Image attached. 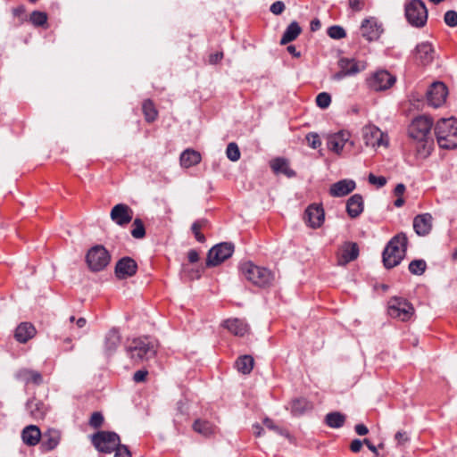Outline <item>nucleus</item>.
Masks as SVG:
<instances>
[{"label":"nucleus","instance_id":"f257e3e1","mask_svg":"<svg viewBox=\"0 0 457 457\" xmlns=\"http://www.w3.org/2000/svg\"><path fill=\"white\" fill-rule=\"evenodd\" d=\"M91 443L102 453L110 454L114 452L113 457L132 456L129 448L126 445H121L119 435L112 431H97L91 436Z\"/></svg>","mask_w":457,"mask_h":457},{"label":"nucleus","instance_id":"f03ea898","mask_svg":"<svg viewBox=\"0 0 457 457\" xmlns=\"http://www.w3.org/2000/svg\"><path fill=\"white\" fill-rule=\"evenodd\" d=\"M408 238L403 232L393 237L385 247L382 254L386 269H392L402 262L407 250Z\"/></svg>","mask_w":457,"mask_h":457},{"label":"nucleus","instance_id":"7ed1b4c3","mask_svg":"<svg viewBox=\"0 0 457 457\" xmlns=\"http://www.w3.org/2000/svg\"><path fill=\"white\" fill-rule=\"evenodd\" d=\"M125 349L132 361L141 362L155 356L157 344L148 337H137L129 341Z\"/></svg>","mask_w":457,"mask_h":457},{"label":"nucleus","instance_id":"20e7f679","mask_svg":"<svg viewBox=\"0 0 457 457\" xmlns=\"http://www.w3.org/2000/svg\"><path fill=\"white\" fill-rule=\"evenodd\" d=\"M434 130L439 147L444 149L457 147V120L455 118L440 119Z\"/></svg>","mask_w":457,"mask_h":457},{"label":"nucleus","instance_id":"39448f33","mask_svg":"<svg viewBox=\"0 0 457 457\" xmlns=\"http://www.w3.org/2000/svg\"><path fill=\"white\" fill-rule=\"evenodd\" d=\"M240 270L248 281L260 287L270 286L273 280V275L270 270L256 266L251 262L243 263Z\"/></svg>","mask_w":457,"mask_h":457},{"label":"nucleus","instance_id":"423d86ee","mask_svg":"<svg viewBox=\"0 0 457 457\" xmlns=\"http://www.w3.org/2000/svg\"><path fill=\"white\" fill-rule=\"evenodd\" d=\"M404 15L410 25L423 28L428 21V9L422 0H411L404 5Z\"/></svg>","mask_w":457,"mask_h":457},{"label":"nucleus","instance_id":"0eeeda50","mask_svg":"<svg viewBox=\"0 0 457 457\" xmlns=\"http://www.w3.org/2000/svg\"><path fill=\"white\" fill-rule=\"evenodd\" d=\"M111 253L102 245H96L88 249L86 262L92 272L104 270L111 262Z\"/></svg>","mask_w":457,"mask_h":457},{"label":"nucleus","instance_id":"6e6552de","mask_svg":"<svg viewBox=\"0 0 457 457\" xmlns=\"http://www.w3.org/2000/svg\"><path fill=\"white\" fill-rule=\"evenodd\" d=\"M388 314L390 317L407 321L414 314L413 305L405 298L394 296L388 301Z\"/></svg>","mask_w":457,"mask_h":457},{"label":"nucleus","instance_id":"1a4fd4ad","mask_svg":"<svg viewBox=\"0 0 457 457\" xmlns=\"http://www.w3.org/2000/svg\"><path fill=\"white\" fill-rule=\"evenodd\" d=\"M433 120L426 115L415 117L408 127V135L413 140H425L429 137Z\"/></svg>","mask_w":457,"mask_h":457},{"label":"nucleus","instance_id":"9d476101","mask_svg":"<svg viewBox=\"0 0 457 457\" xmlns=\"http://www.w3.org/2000/svg\"><path fill=\"white\" fill-rule=\"evenodd\" d=\"M235 245L231 242H222L212 246L207 254L206 265L215 267L231 257Z\"/></svg>","mask_w":457,"mask_h":457},{"label":"nucleus","instance_id":"9b49d317","mask_svg":"<svg viewBox=\"0 0 457 457\" xmlns=\"http://www.w3.org/2000/svg\"><path fill=\"white\" fill-rule=\"evenodd\" d=\"M396 78L386 70L376 71L369 79V87L375 91H384L390 88Z\"/></svg>","mask_w":457,"mask_h":457},{"label":"nucleus","instance_id":"f8f14e48","mask_svg":"<svg viewBox=\"0 0 457 457\" xmlns=\"http://www.w3.org/2000/svg\"><path fill=\"white\" fill-rule=\"evenodd\" d=\"M447 95L448 89L445 84L436 81L431 84L427 92V100L429 105L437 108L445 102Z\"/></svg>","mask_w":457,"mask_h":457},{"label":"nucleus","instance_id":"ddd939ff","mask_svg":"<svg viewBox=\"0 0 457 457\" xmlns=\"http://www.w3.org/2000/svg\"><path fill=\"white\" fill-rule=\"evenodd\" d=\"M110 218L117 225L125 227L133 219V210L125 204H118L111 210Z\"/></svg>","mask_w":457,"mask_h":457},{"label":"nucleus","instance_id":"4468645a","mask_svg":"<svg viewBox=\"0 0 457 457\" xmlns=\"http://www.w3.org/2000/svg\"><path fill=\"white\" fill-rule=\"evenodd\" d=\"M137 270V264L129 256L120 258L115 265L114 273L117 278L125 279L134 276Z\"/></svg>","mask_w":457,"mask_h":457},{"label":"nucleus","instance_id":"2eb2a0df","mask_svg":"<svg viewBox=\"0 0 457 457\" xmlns=\"http://www.w3.org/2000/svg\"><path fill=\"white\" fill-rule=\"evenodd\" d=\"M361 36L370 42L378 39L383 33L382 25L373 17L361 21Z\"/></svg>","mask_w":457,"mask_h":457},{"label":"nucleus","instance_id":"dca6fc26","mask_svg":"<svg viewBox=\"0 0 457 457\" xmlns=\"http://www.w3.org/2000/svg\"><path fill=\"white\" fill-rule=\"evenodd\" d=\"M363 138L367 145L380 146L387 145V136L375 126H366L363 129Z\"/></svg>","mask_w":457,"mask_h":457},{"label":"nucleus","instance_id":"f3484780","mask_svg":"<svg viewBox=\"0 0 457 457\" xmlns=\"http://www.w3.org/2000/svg\"><path fill=\"white\" fill-rule=\"evenodd\" d=\"M359 256V246L354 242H345L337 253V265L345 266Z\"/></svg>","mask_w":457,"mask_h":457},{"label":"nucleus","instance_id":"a211bd4d","mask_svg":"<svg viewBox=\"0 0 457 457\" xmlns=\"http://www.w3.org/2000/svg\"><path fill=\"white\" fill-rule=\"evenodd\" d=\"M415 58L421 65L431 63L435 58V50L428 42L417 45L415 48Z\"/></svg>","mask_w":457,"mask_h":457},{"label":"nucleus","instance_id":"6ab92c4d","mask_svg":"<svg viewBox=\"0 0 457 457\" xmlns=\"http://www.w3.org/2000/svg\"><path fill=\"white\" fill-rule=\"evenodd\" d=\"M309 225L313 228H320L325 219V212L322 205L311 204L305 211Z\"/></svg>","mask_w":457,"mask_h":457},{"label":"nucleus","instance_id":"aec40b11","mask_svg":"<svg viewBox=\"0 0 457 457\" xmlns=\"http://www.w3.org/2000/svg\"><path fill=\"white\" fill-rule=\"evenodd\" d=\"M349 137L350 135L346 131H339L336 134L330 135L327 140L328 148L339 154L345 144L349 141Z\"/></svg>","mask_w":457,"mask_h":457},{"label":"nucleus","instance_id":"412c9836","mask_svg":"<svg viewBox=\"0 0 457 457\" xmlns=\"http://www.w3.org/2000/svg\"><path fill=\"white\" fill-rule=\"evenodd\" d=\"M355 187L356 184L353 180L342 179L331 185L329 194L334 197H343L352 193Z\"/></svg>","mask_w":457,"mask_h":457},{"label":"nucleus","instance_id":"4be33fe9","mask_svg":"<svg viewBox=\"0 0 457 457\" xmlns=\"http://www.w3.org/2000/svg\"><path fill=\"white\" fill-rule=\"evenodd\" d=\"M432 216L429 213L417 215L413 220V228L419 236L428 235L432 228Z\"/></svg>","mask_w":457,"mask_h":457},{"label":"nucleus","instance_id":"5701e85b","mask_svg":"<svg viewBox=\"0 0 457 457\" xmlns=\"http://www.w3.org/2000/svg\"><path fill=\"white\" fill-rule=\"evenodd\" d=\"M61 439L60 432L56 429H47L41 434L40 447L43 451H51L54 449Z\"/></svg>","mask_w":457,"mask_h":457},{"label":"nucleus","instance_id":"b1692460","mask_svg":"<svg viewBox=\"0 0 457 457\" xmlns=\"http://www.w3.org/2000/svg\"><path fill=\"white\" fill-rule=\"evenodd\" d=\"M363 209V198L360 194H354L347 200L346 212L351 218L355 219L359 217Z\"/></svg>","mask_w":457,"mask_h":457},{"label":"nucleus","instance_id":"393cba45","mask_svg":"<svg viewBox=\"0 0 457 457\" xmlns=\"http://www.w3.org/2000/svg\"><path fill=\"white\" fill-rule=\"evenodd\" d=\"M35 327L29 322H21L14 331V338L19 343H27L36 335Z\"/></svg>","mask_w":457,"mask_h":457},{"label":"nucleus","instance_id":"a878e982","mask_svg":"<svg viewBox=\"0 0 457 457\" xmlns=\"http://www.w3.org/2000/svg\"><path fill=\"white\" fill-rule=\"evenodd\" d=\"M270 168L274 173H282L287 178H294L296 172L289 167V162L286 158L277 157L270 161Z\"/></svg>","mask_w":457,"mask_h":457},{"label":"nucleus","instance_id":"bb28decb","mask_svg":"<svg viewBox=\"0 0 457 457\" xmlns=\"http://www.w3.org/2000/svg\"><path fill=\"white\" fill-rule=\"evenodd\" d=\"M223 327L237 337H244L249 331L248 325L239 319H228L223 322Z\"/></svg>","mask_w":457,"mask_h":457},{"label":"nucleus","instance_id":"cd10ccee","mask_svg":"<svg viewBox=\"0 0 457 457\" xmlns=\"http://www.w3.org/2000/svg\"><path fill=\"white\" fill-rule=\"evenodd\" d=\"M120 339L121 337L118 329L113 328L108 331L104 340L105 352L108 355L116 352L120 344Z\"/></svg>","mask_w":457,"mask_h":457},{"label":"nucleus","instance_id":"c85d7f7f","mask_svg":"<svg viewBox=\"0 0 457 457\" xmlns=\"http://www.w3.org/2000/svg\"><path fill=\"white\" fill-rule=\"evenodd\" d=\"M16 378L26 383H33L35 385H40L43 381L42 375L36 370L29 369H21L17 371L15 375Z\"/></svg>","mask_w":457,"mask_h":457},{"label":"nucleus","instance_id":"c756f323","mask_svg":"<svg viewBox=\"0 0 457 457\" xmlns=\"http://www.w3.org/2000/svg\"><path fill=\"white\" fill-rule=\"evenodd\" d=\"M313 404L304 397H299L292 400L291 402V412L295 416H301L304 413L312 411Z\"/></svg>","mask_w":457,"mask_h":457},{"label":"nucleus","instance_id":"7c9ffc66","mask_svg":"<svg viewBox=\"0 0 457 457\" xmlns=\"http://www.w3.org/2000/svg\"><path fill=\"white\" fill-rule=\"evenodd\" d=\"M23 442L28 445H36L40 442L41 432L35 425L26 427L21 433Z\"/></svg>","mask_w":457,"mask_h":457},{"label":"nucleus","instance_id":"2f4dec72","mask_svg":"<svg viewBox=\"0 0 457 457\" xmlns=\"http://www.w3.org/2000/svg\"><path fill=\"white\" fill-rule=\"evenodd\" d=\"M26 407L30 415L37 420L44 419L47 411V407L45 405V403L35 398L29 400L27 402Z\"/></svg>","mask_w":457,"mask_h":457},{"label":"nucleus","instance_id":"473e14b6","mask_svg":"<svg viewBox=\"0 0 457 457\" xmlns=\"http://www.w3.org/2000/svg\"><path fill=\"white\" fill-rule=\"evenodd\" d=\"M337 65L339 69L343 70L346 72V74H349L350 76L356 75L362 69H364V66L360 68L359 62L353 58L342 57L338 60Z\"/></svg>","mask_w":457,"mask_h":457},{"label":"nucleus","instance_id":"72a5a7b5","mask_svg":"<svg viewBox=\"0 0 457 457\" xmlns=\"http://www.w3.org/2000/svg\"><path fill=\"white\" fill-rule=\"evenodd\" d=\"M302 28L298 24L297 21H292L284 31L282 37L280 39V45H287L297 38V37L301 34Z\"/></svg>","mask_w":457,"mask_h":457},{"label":"nucleus","instance_id":"f704fd0d","mask_svg":"<svg viewBox=\"0 0 457 457\" xmlns=\"http://www.w3.org/2000/svg\"><path fill=\"white\" fill-rule=\"evenodd\" d=\"M201 162V155L198 152L187 149L180 155V163L183 167L189 168Z\"/></svg>","mask_w":457,"mask_h":457},{"label":"nucleus","instance_id":"c9c22d12","mask_svg":"<svg viewBox=\"0 0 457 457\" xmlns=\"http://www.w3.org/2000/svg\"><path fill=\"white\" fill-rule=\"evenodd\" d=\"M253 358L247 354L238 357L236 361L237 370L244 375H247L253 370Z\"/></svg>","mask_w":457,"mask_h":457},{"label":"nucleus","instance_id":"e433bc0d","mask_svg":"<svg viewBox=\"0 0 457 457\" xmlns=\"http://www.w3.org/2000/svg\"><path fill=\"white\" fill-rule=\"evenodd\" d=\"M417 142L416 154L420 158H428L433 148V140L430 137H427L425 140H415Z\"/></svg>","mask_w":457,"mask_h":457},{"label":"nucleus","instance_id":"4c0bfd02","mask_svg":"<svg viewBox=\"0 0 457 457\" xmlns=\"http://www.w3.org/2000/svg\"><path fill=\"white\" fill-rule=\"evenodd\" d=\"M345 416L339 411H332L326 415L325 423L332 428H339L344 426Z\"/></svg>","mask_w":457,"mask_h":457},{"label":"nucleus","instance_id":"58836bf2","mask_svg":"<svg viewBox=\"0 0 457 457\" xmlns=\"http://www.w3.org/2000/svg\"><path fill=\"white\" fill-rule=\"evenodd\" d=\"M193 429L206 437L214 433V426L211 422L203 420H196L193 423Z\"/></svg>","mask_w":457,"mask_h":457},{"label":"nucleus","instance_id":"ea45409f","mask_svg":"<svg viewBox=\"0 0 457 457\" xmlns=\"http://www.w3.org/2000/svg\"><path fill=\"white\" fill-rule=\"evenodd\" d=\"M142 111L145 115V119L148 123L154 121L158 116V112L152 100L146 99L144 101L142 105Z\"/></svg>","mask_w":457,"mask_h":457},{"label":"nucleus","instance_id":"a19ab883","mask_svg":"<svg viewBox=\"0 0 457 457\" xmlns=\"http://www.w3.org/2000/svg\"><path fill=\"white\" fill-rule=\"evenodd\" d=\"M408 269L411 274L420 276L425 272L427 263L423 259H416L410 262Z\"/></svg>","mask_w":457,"mask_h":457},{"label":"nucleus","instance_id":"79ce46f5","mask_svg":"<svg viewBox=\"0 0 457 457\" xmlns=\"http://www.w3.org/2000/svg\"><path fill=\"white\" fill-rule=\"evenodd\" d=\"M133 228L131 229V236L136 239H141L145 236V225L141 219L137 218L133 220Z\"/></svg>","mask_w":457,"mask_h":457},{"label":"nucleus","instance_id":"37998d69","mask_svg":"<svg viewBox=\"0 0 457 457\" xmlns=\"http://www.w3.org/2000/svg\"><path fill=\"white\" fill-rule=\"evenodd\" d=\"M30 22L36 27L44 26L47 22V14L40 11H33L29 16Z\"/></svg>","mask_w":457,"mask_h":457},{"label":"nucleus","instance_id":"c03bdc74","mask_svg":"<svg viewBox=\"0 0 457 457\" xmlns=\"http://www.w3.org/2000/svg\"><path fill=\"white\" fill-rule=\"evenodd\" d=\"M328 36L332 39H342L346 37L345 29L339 25L330 26L327 30Z\"/></svg>","mask_w":457,"mask_h":457},{"label":"nucleus","instance_id":"a18cd8bd","mask_svg":"<svg viewBox=\"0 0 457 457\" xmlns=\"http://www.w3.org/2000/svg\"><path fill=\"white\" fill-rule=\"evenodd\" d=\"M263 424H264V426L268 429L277 433L278 435L283 436L285 437H288L289 436V433H288V431L287 429H284V428L277 426L274 423V421L272 420L269 419V418H265L263 420Z\"/></svg>","mask_w":457,"mask_h":457},{"label":"nucleus","instance_id":"49530a36","mask_svg":"<svg viewBox=\"0 0 457 457\" xmlns=\"http://www.w3.org/2000/svg\"><path fill=\"white\" fill-rule=\"evenodd\" d=\"M226 154L230 161H238L240 158V150L238 145L234 142L229 143L227 146Z\"/></svg>","mask_w":457,"mask_h":457},{"label":"nucleus","instance_id":"de8ad7c7","mask_svg":"<svg viewBox=\"0 0 457 457\" xmlns=\"http://www.w3.org/2000/svg\"><path fill=\"white\" fill-rule=\"evenodd\" d=\"M331 103V96L327 92L320 93L316 97V104L321 109H326Z\"/></svg>","mask_w":457,"mask_h":457},{"label":"nucleus","instance_id":"09e8293b","mask_svg":"<svg viewBox=\"0 0 457 457\" xmlns=\"http://www.w3.org/2000/svg\"><path fill=\"white\" fill-rule=\"evenodd\" d=\"M444 21L449 27L454 28L457 26V12L449 10L445 13Z\"/></svg>","mask_w":457,"mask_h":457},{"label":"nucleus","instance_id":"8fccbe9b","mask_svg":"<svg viewBox=\"0 0 457 457\" xmlns=\"http://www.w3.org/2000/svg\"><path fill=\"white\" fill-rule=\"evenodd\" d=\"M306 140L308 142L309 146L312 147V149H317L321 145L319 135L314 132L308 133L306 135Z\"/></svg>","mask_w":457,"mask_h":457},{"label":"nucleus","instance_id":"3c124183","mask_svg":"<svg viewBox=\"0 0 457 457\" xmlns=\"http://www.w3.org/2000/svg\"><path fill=\"white\" fill-rule=\"evenodd\" d=\"M104 422V416L101 412L96 411L91 415L89 425L95 428H100Z\"/></svg>","mask_w":457,"mask_h":457},{"label":"nucleus","instance_id":"603ef678","mask_svg":"<svg viewBox=\"0 0 457 457\" xmlns=\"http://www.w3.org/2000/svg\"><path fill=\"white\" fill-rule=\"evenodd\" d=\"M394 438H395V441L396 442V445L399 446L404 445L410 440L409 436L406 431L396 432Z\"/></svg>","mask_w":457,"mask_h":457},{"label":"nucleus","instance_id":"864d4df0","mask_svg":"<svg viewBox=\"0 0 457 457\" xmlns=\"http://www.w3.org/2000/svg\"><path fill=\"white\" fill-rule=\"evenodd\" d=\"M369 182L372 185H377L378 187H384L386 184V179L383 176H375L374 174L370 173L369 175Z\"/></svg>","mask_w":457,"mask_h":457},{"label":"nucleus","instance_id":"5fc2aeb1","mask_svg":"<svg viewBox=\"0 0 457 457\" xmlns=\"http://www.w3.org/2000/svg\"><path fill=\"white\" fill-rule=\"evenodd\" d=\"M285 7V4L282 1H276L270 5V11L275 15H279L284 12Z\"/></svg>","mask_w":457,"mask_h":457},{"label":"nucleus","instance_id":"6e6d98bb","mask_svg":"<svg viewBox=\"0 0 457 457\" xmlns=\"http://www.w3.org/2000/svg\"><path fill=\"white\" fill-rule=\"evenodd\" d=\"M349 6L353 12H361L365 5L364 0H348Z\"/></svg>","mask_w":457,"mask_h":457},{"label":"nucleus","instance_id":"4d7b16f0","mask_svg":"<svg viewBox=\"0 0 457 457\" xmlns=\"http://www.w3.org/2000/svg\"><path fill=\"white\" fill-rule=\"evenodd\" d=\"M147 374H148L147 370H137L134 373L133 379L137 383L144 382L147 377Z\"/></svg>","mask_w":457,"mask_h":457},{"label":"nucleus","instance_id":"13d9d810","mask_svg":"<svg viewBox=\"0 0 457 457\" xmlns=\"http://www.w3.org/2000/svg\"><path fill=\"white\" fill-rule=\"evenodd\" d=\"M363 445V442L360 439H353L350 444V449L353 453H357L361 451Z\"/></svg>","mask_w":457,"mask_h":457},{"label":"nucleus","instance_id":"bf43d9fd","mask_svg":"<svg viewBox=\"0 0 457 457\" xmlns=\"http://www.w3.org/2000/svg\"><path fill=\"white\" fill-rule=\"evenodd\" d=\"M354 430L359 436H365L369 433L368 428L364 424H361V423L356 424L354 427Z\"/></svg>","mask_w":457,"mask_h":457},{"label":"nucleus","instance_id":"052dcab7","mask_svg":"<svg viewBox=\"0 0 457 457\" xmlns=\"http://www.w3.org/2000/svg\"><path fill=\"white\" fill-rule=\"evenodd\" d=\"M208 224V220L206 219H201L198 220H195L192 226L191 229H196V228H204Z\"/></svg>","mask_w":457,"mask_h":457},{"label":"nucleus","instance_id":"680f3d73","mask_svg":"<svg viewBox=\"0 0 457 457\" xmlns=\"http://www.w3.org/2000/svg\"><path fill=\"white\" fill-rule=\"evenodd\" d=\"M222 58H223V53L218 52V53H215V54H212L210 55L209 62L212 64H215L218 62H220Z\"/></svg>","mask_w":457,"mask_h":457},{"label":"nucleus","instance_id":"e2e57ef3","mask_svg":"<svg viewBox=\"0 0 457 457\" xmlns=\"http://www.w3.org/2000/svg\"><path fill=\"white\" fill-rule=\"evenodd\" d=\"M187 258L191 263H195L198 262L199 254L195 250L192 249L188 252Z\"/></svg>","mask_w":457,"mask_h":457},{"label":"nucleus","instance_id":"0e129e2a","mask_svg":"<svg viewBox=\"0 0 457 457\" xmlns=\"http://www.w3.org/2000/svg\"><path fill=\"white\" fill-rule=\"evenodd\" d=\"M200 229H201V228L191 229V230H192V232H193V234H194V236H195V239H196L198 242H200V243H204V242H205V237H204V234H202V233L200 232Z\"/></svg>","mask_w":457,"mask_h":457},{"label":"nucleus","instance_id":"69168bd1","mask_svg":"<svg viewBox=\"0 0 457 457\" xmlns=\"http://www.w3.org/2000/svg\"><path fill=\"white\" fill-rule=\"evenodd\" d=\"M320 27L321 23L319 19L315 18L311 21L310 28L312 31H317L320 29Z\"/></svg>","mask_w":457,"mask_h":457},{"label":"nucleus","instance_id":"338daca9","mask_svg":"<svg viewBox=\"0 0 457 457\" xmlns=\"http://www.w3.org/2000/svg\"><path fill=\"white\" fill-rule=\"evenodd\" d=\"M405 191V186L403 183H399L395 187L394 193L397 196H402Z\"/></svg>","mask_w":457,"mask_h":457},{"label":"nucleus","instance_id":"774afa93","mask_svg":"<svg viewBox=\"0 0 457 457\" xmlns=\"http://www.w3.org/2000/svg\"><path fill=\"white\" fill-rule=\"evenodd\" d=\"M362 442L375 455H378V447L375 446L369 439L365 438Z\"/></svg>","mask_w":457,"mask_h":457}]
</instances>
